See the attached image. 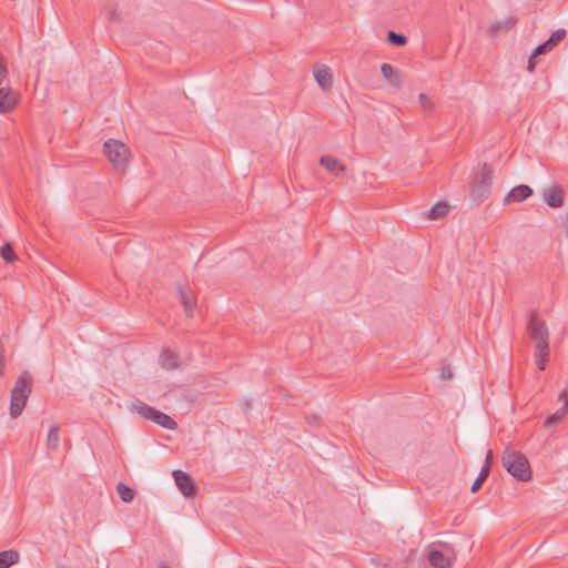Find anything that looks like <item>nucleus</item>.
Wrapping results in <instances>:
<instances>
[{"label":"nucleus","instance_id":"nucleus-6","mask_svg":"<svg viewBox=\"0 0 568 568\" xmlns=\"http://www.w3.org/2000/svg\"><path fill=\"white\" fill-rule=\"evenodd\" d=\"M527 331L534 341L549 338V332L545 321L540 320L536 312H531L528 323Z\"/></svg>","mask_w":568,"mask_h":568},{"label":"nucleus","instance_id":"nucleus-27","mask_svg":"<svg viewBox=\"0 0 568 568\" xmlns=\"http://www.w3.org/2000/svg\"><path fill=\"white\" fill-rule=\"evenodd\" d=\"M536 342V354L542 358L549 357V343L548 338L537 339Z\"/></svg>","mask_w":568,"mask_h":568},{"label":"nucleus","instance_id":"nucleus-36","mask_svg":"<svg viewBox=\"0 0 568 568\" xmlns=\"http://www.w3.org/2000/svg\"><path fill=\"white\" fill-rule=\"evenodd\" d=\"M440 377L442 378H450L452 377V371L448 366H445L440 371Z\"/></svg>","mask_w":568,"mask_h":568},{"label":"nucleus","instance_id":"nucleus-16","mask_svg":"<svg viewBox=\"0 0 568 568\" xmlns=\"http://www.w3.org/2000/svg\"><path fill=\"white\" fill-rule=\"evenodd\" d=\"M552 49H554V47L551 44H548L547 40L544 43L539 44L534 50L531 55L529 57L527 70L530 73H532L535 71V69H536V64H537V60L536 59H537V57L541 55V54H546L547 52L551 51Z\"/></svg>","mask_w":568,"mask_h":568},{"label":"nucleus","instance_id":"nucleus-4","mask_svg":"<svg viewBox=\"0 0 568 568\" xmlns=\"http://www.w3.org/2000/svg\"><path fill=\"white\" fill-rule=\"evenodd\" d=\"M103 151L115 169H123L129 152L124 143L110 139L104 143Z\"/></svg>","mask_w":568,"mask_h":568},{"label":"nucleus","instance_id":"nucleus-21","mask_svg":"<svg viewBox=\"0 0 568 568\" xmlns=\"http://www.w3.org/2000/svg\"><path fill=\"white\" fill-rule=\"evenodd\" d=\"M134 410L144 419L151 420L156 409L141 400H138L136 404H134Z\"/></svg>","mask_w":568,"mask_h":568},{"label":"nucleus","instance_id":"nucleus-29","mask_svg":"<svg viewBox=\"0 0 568 568\" xmlns=\"http://www.w3.org/2000/svg\"><path fill=\"white\" fill-rule=\"evenodd\" d=\"M566 34H567V32L565 29H558V30L554 31L551 33V36L549 37V39L547 40L548 44H551L555 48L560 41L564 40Z\"/></svg>","mask_w":568,"mask_h":568},{"label":"nucleus","instance_id":"nucleus-34","mask_svg":"<svg viewBox=\"0 0 568 568\" xmlns=\"http://www.w3.org/2000/svg\"><path fill=\"white\" fill-rule=\"evenodd\" d=\"M548 358H542L538 354H536V365L540 371H544L546 368V362Z\"/></svg>","mask_w":568,"mask_h":568},{"label":"nucleus","instance_id":"nucleus-31","mask_svg":"<svg viewBox=\"0 0 568 568\" xmlns=\"http://www.w3.org/2000/svg\"><path fill=\"white\" fill-rule=\"evenodd\" d=\"M8 77V70L3 62V57L0 55V85L4 82Z\"/></svg>","mask_w":568,"mask_h":568},{"label":"nucleus","instance_id":"nucleus-23","mask_svg":"<svg viewBox=\"0 0 568 568\" xmlns=\"http://www.w3.org/2000/svg\"><path fill=\"white\" fill-rule=\"evenodd\" d=\"M179 301L183 305L186 315L191 316L193 312V297L187 292L181 288L179 291Z\"/></svg>","mask_w":568,"mask_h":568},{"label":"nucleus","instance_id":"nucleus-24","mask_svg":"<svg viewBox=\"0 0 568 568\" xmlns=\"http://www.w3.org/2000/svg\"><path fill=\"white\" fill-rule=\"evenodd\" d=\"M116 491L124 503H131L135 497L134 490L123 483L118 484Z\"/></svg>","mask_w":568,"mask_h":568},{"label":"nucleus","instance_id":"nucleus-19","mask_svg":"<svg viewBox=\"0 0 568 568\" xmlns=\"http://www.w3.org/2000/svg\"><path fill=\"white\" fill-rule=\"evenodd\" d=\"M20 555L13 549L0 551V568H9L19 561Z\"/></svg>","mask_w":568,"mask_h":568},{"label":"nucleus","instance_id":"nucleus-20","mask_svg":"<svg viewBox=\"0 0 568 568\" xmlns=\"http://www.w3.org/2000/svg\"><path fill=\"white\" fill-rule=\"evenodd\" d=\"M448 205L446 202H437L428 212L430 220H438L444 217L448 213Z\"/></svg>","mask_w":568,"mask_h":568},{"label":"nucleus","instance_id":"nucleus-9","mask_svg":"<svg viewBox=\"0 0 568 568\" xmlns=\"http://www.w3.org/2000/svg\"><path fill=\"white\" fill-rule=\"evenodd\" d=\"M159 364L163 369L173 371L181 367V359L178 353L166 347L159 356Z\"/></svg>","mask_w":568,"mask_h":568},{"label":"nucleus","instance_id":"nucleus-1","mask_svg":"<svg viewBox=\"0 0 568 568\" xmlns=\"http://www.w3.org/2000/svg\"><path fill=\"white\" fill-rule=\"evenodd\" d=\"M32 392V377L24 371L16 381L10 392V416L17 418L22 414L27 400Z\"/></svg>","mask_w":568,"mask_h":568},{"label":"nucleus","instance_id":"nucleus-5","mask_svg":"<svg viewBox=\"0 0 568 568\" xmlns=\"http://www.w3.org/2000/svg\"><path fill=\"white\" fill-rule=\"evenodd\" d=\"M172 476L174 478L175 485L184 497L190 498L196 494V486L187 473L181 469H175L173 470Z\"/></svg>","mask_w":568,"mask_h":568},{"label":"nucleus","instance_id":"nucleus-32","mask_svg":"<svg viewBox=\"0 0 568 568\" xmlns=\"http://www.w3.org/2000/svg\"><path fill=\"white\" fill-rule=\"evenodd\" d=\"M105 16L109 21H116L118 20V11L116 8L108 7L105 9Z\"/></svg>","mask_w":568,"mask_h":568},{"label":"nucleus","instance_id":"nucleus-11","mask_svg":"<svg viewBox=\"0 0 568 568\" xmlns=\"http://www.w3.org/2000/svg\"><path fill=\"white\" fill-rule=\"evenodd\" d=\"M314 78L318 84V87L327 92L333 87V75L331 69L326 65H318L314 70Z\"/></svg>","mask_w":568,"mask_h":568},{"label":"nucleus","instance_id":"nucleus-3","mask_svg":"<svg viewBox=\"0 0 568 568\" xmlns=\"http://www.w3.org/2000/svg\"><path fill=\"white\" fill-rule=\"evenodd\" d=\"M493 172L487 163H484L480 171L476 173L475 181L470 187L469 196L476 204L483 203L491 193Z\"/></svg>","mask_w":568,"mask_h":568},{"label":"nucleus","instance_id":"nucleus-26","mask_svg":"<svg viewBox=\"0 0 568 568\" xmlns=\"http://www.w3.org/2000/svg\"><path fill=\"white\" fill-rule=\"evenodd\" d=\"M387 41L395 47H404L407 43V38L395 31H388Z\"/></svg>","mask_w":568,"mask_h":568},{"label":"nucleus","instance_id":"nucleus-35","mask_svg":"<svg viewBox=\"0 0 568 568\" xmlns=\"http://www.w3.org/2000/svg\"><path fill=\"white\" fill-rule=\"evenodd\" d=\"M493 458H494L493 450L489 449L487 452V454H486V458H485V462H484V465H488L489 466V470H491Z\"/></svg>","mask_w":568,"mask_h":568},{"label":"nucleus","instance_id":"nucleus-10","mask_svg":"<svg viewBox=\"0 0 568 568\" xmlns=\"http://www.w3.org/2000/svg\"><path fill=\"white\" fill-rule=\"evenodd\" d=\"M532 194V189L529 185L520 184L513 187L508 194L503 200V203L506 205L510 202L520 203L528 199Z\"/></svg>","mask_w":568,"mask_h":568},{"label":"nucleus","instance_id":"nucleus-7","mask_svg":"<svg viewBox=\"0 0 568 568\" xmlns=\"http://www.w3.org/2000/svg\"><path fill=\"white\" fill-rule=\"evenodd\" d=\"M19 94L10 87L0 88V114L12 111L18 104Z\"/></svg>","mask_w":568,"mask_h":568},{"label":"nucleus","instance_id":"nucleus-2","mask_svg":"<svg viewBox=\"0 0 568 568\" xmlns=\"http://www.w3.org/2000/svg\"><path fill=\"white\" fill-rule=\"evenodd\" d=\"M504 468L515 478L527 481L531 478V468L527 457L517 450H505L501 457Z\"/></svg>","mask_w":568,"mask_h":568},{"label":"nucleus","instance_id":"nucleus-12","mask_svg":"<svg viewBox=\"0 0 568 568\" xmlns=\"http://www.w3.org/2000/svg\"><path fill=\"white\" fill-rule=\"evenodd\" d=\"M544 199L550 207L557 209L564 205V194L558 186L545 189Z\"/></svg>","mask_w":568,"mask_h":568},{"label":"nucleus","instance_id":"nucleus-25","mask_svg":"<svg viewBox=\"0 0 568 568\" xmlns=\"http://www.w3.org/2000/svg\"><path fill=\"white\" fill-rule=\"evenodd\" d=\"M59 442H60L59 427L52 426L49 429V433L47 436V445L51 449H57L59 447Z\"/></svg>","mask_w":568,"mask_h":568},{"label":"nucleus","instance_id":"nucleus-30","mask_svg":"<svg viewBox=\"0 0 568 568\" xmlns=\"http://www.w3.org/2000/svg\"><path fill=\"white\" fill-rule=\"evenodd\" d=\"M418 101L420 105L425 109L426 113H432L434 111V104L426 93H420L418 95Z\"/></svg>","mask_w":568,"mask_h":568},{"label":"nucleus","instance_id":"nucleus-22","mask_svg":"<svg viewBox=\"0 0 568 568\" xmlns=\"http://www.w3.org/2000/svg\"><path fill=\"white\" fill-rule=\"evenodd\" d=\"M489 474H490L489 466L483 465L481 469L479 471V475L477 476V478L475 479V481L470 488V491L473 494L477 493L481 488L484 481L488 478Z\"/></svg>","mask_w":568,"mask_h":568},{"label":"nucleus","instance_id":"nucleus-14","mask_svg":"<svg viewBox=\"0 0 568 568\" xmlns=\"http://www.w3.org/2000/svg\"><path fill=\"white\" fill-rule=\"evenodd\" d=\"M428 561L435 568H448L452 565V558L437 549L429 551Z\"/></svg>","mask_w":568,"mask_h":568},{"label":"nucleus","instance_id":"nucleus-17","mask_svg":"<svg viewBox=\"0 0 568 568\" xmlns=\"http://www.w3.org/2000/svg\"><path fill=\"white\" fill-rule=\"evenodd\" d=\"M151 420L169 430H174L178 428V424L172 417L158 409L155 410Z\"/></svg>","mask_w":568,"mask_h":568},{"label":"nucleus","instance_id":"nucleus-33","mask_svg":"<svg viewBox=\"0 0 568 568\" xmlns=\"http://www.w3.org/2000/svg\"><path fill=\"white\" fill-rule=\"evenodd\" d=\"M306 420L312 426H318L321 423V417L317 415L306 416Z\"/></svg>","mask_w":568,"mask_h":568},{"label":"nucleus","instance_id":"nucleus-18","mask_svg":"<svg viewBox=\"0 0 568 568\" xmlns=\"http://www.w3.org/2000/svg\"><path fill=\"white\" fill-rule=\"evenodd\" d=\"M516 22L517 19L514 17H509L504 20H496L490 27V32L494 34L506 33L516 24Z\"/></svg>","mask_w":568,"mask_h":568},{"label":"nucleus","instance_id":"nucleus-38","mask_svg":"<svg viewBox=\"0 0 568 568\" xmlns=\"http://www.w3.org/2000/svg\"><path fill=\"white\" fill-rule=\"evenodd\" d=\"M160 568H169L168 566L165 565H161Z\"/></svg>","mask_w":568,"mask_h":568},{"label":"nucleus","instance_id":"nucleus-15","mask_svg":"<svg viewBox=\"0 0 568 568\" xmlns=\"http://www.w3.org/2000/svg\"><path fill=\"white\" fill-rule=\"evenodd\" d=\"M321 165H323L328 172L335 174L336 176L341 175L345 172V165L342 164L337 159L324 155L320 160Z\"/></svg>","mask_w":568,"mask_h":568},{"label":"nucleus","instance_id":"nucleus-37","mask_svg":"<svg viewBox=\"0 0 568 568\" xmlns=\"http://www.w3.org/2000/svg\"><path fill=\"white\" fill-rule=\"evenodd\" d=\"M58 568H71V567L62 565V566H59Z\"/></svg>","mask_w":568,"mask_h":568},{"label":"nucleus","instance_id":"nucleus-8","mask_svg":"<svg viewBox=\"0 0 568 568\" xmlns=\"http://www.w3.org/2000/svg\"><path fill=\"white\" fill-rule=\"evenodd\" d=\"M559 399L562 400V406L554 414L549 415L548 418L545 420L544 426L547 428L555 427L556 425L560 424L568 414V393L567 390H564L559 394Z\"/></svg>","mask_w":568,"mask_h":568},{"label":"nucleus","instance_id":"nucleus-28","mask_svg":"<svg viewBox=\"0 0 568 568\" xmlns=\"http://www.w3.org/2000/svg\"><path fill=\"white\" fill-rule=\"evenodd\" d=\"M0 255L1 257L6 261V262H13L17 260V255L13 251V247L11 244L9 243H6L1 248H0Z\"/></svg>","mask_w":568,"mask_h":568},{"label":"nucleus","instance_id":"nucleus-13","mask_svg":"<svg viewBox=\"0 0 568 568\" xmlns=\"http://www.w3.org/2000/svg\"><path fill=\"white\" fill-rule=\"evenodd\" d=\"M383 77L389 82L390 85L400 88L403 79L399 71L389 63H383L381 67Z\"/></svg>","mask_w":568,"mask_h":568}]
</instances>
